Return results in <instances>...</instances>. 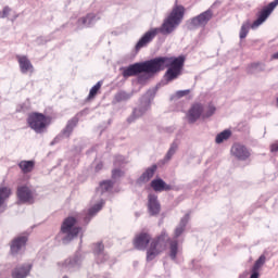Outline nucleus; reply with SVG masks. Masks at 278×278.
I'll list each match as a JSON object with an SVG mask.
<instances>
[{
	"instance_id": "412c9836",
	"label": "nucleus",
	"mask_w": 278,
	"mask_h": 278,
	"mask_svg": "<svg viewBox=\"0 0 278 278\" xmlns=\"http://www.w3.org/2000/svg\"><path fill=\"white\" fill-rule=\"evenodd\" d=\"M94 20H96L94 14L93 13H89L88 15H86V17L79 18V21H77V24L79 25L80 28H83V27H91V25L94 24Z\"/></svg>"
},
{
	"instance_id": "5701e85b",
	"label": "nucleus",
	"mask_w": 278,
	"mask_h": 278,
	"mask_svg": "<svg viewBox=\"0 0 278 278\" xmlns=\"http://www.w3.org/2000/svg\"><path fill=\"white\" fill-rule=\"evenodd\" d=\"M264 71H265V65L263 63H253V64H250V66H248L247 68V73L251 75H255Z\"/></svg>"
},
{
	"instance_id": "79ce46f5",
	"label": "nucleus",
	"mask_w": 278,
	"mask_h": 278,
	"mask_svg": "<svg viewBox=\"0 0 278 278\" xmlns=\"http://www.w3.org/2000/svg\"><path fill=\"white\" fill-rule=\"evenodd\" d=\"M271 59L278 60V52L276 54L271 55Z\"/></svg>"
},
{
	"instance_id": "f257e3e1",
	"label": "nucleus",
	"mask_w": 278,
	"mask_h": 278,
	"mask_svg": "<svg viewBox=\"0 0 278 278\" xmlns=\"http://www.w3.org/2000/svg\"><path fill=\"white\" fill-rule=\"evenodd\" d=\"M185 62L186 59L184 56H160L149 61L134 63L128 65L127 67H124L122 76H124L125 78H129L143 73H160L167 68L166 79L167 81H172L173 79H177V77L180 75V71L184 67Z\"/></svg>"
},
{
	"instance_id": "423d86ee",
	"label": "nucleus",
	"mask_w": 278,
	"mask_h": 278,
	"mask_svg": "<svg viewBox=\"0 0 278 278\" xmlns=\"http://www.w3.org/2000/svg\"><path fill=\"white\" fill-rule=\"evenodd\" d=\"M213 18V11L207 10L204 13H200L195 17L191 18L187 23L188 30H195L197 28H203Z\"/></svg>"
},
{
	"instance_id": "a211bd4d",
	"label": "nucleus",
	"mask_w": 278,
	"mask_h": 278,
	"mask_svg": "<svg viewBox=\"0 0 278 278\" xmlns=\"http://www.w3.org/2000/svg\"><path fill=\"white\" fill-rule=\"evenodd\" d=\"M17 63H20L21 73H34V65L26 56H17Z\"/></svg>"
},
{
	"instance_id": "e433bc0d",
	"label": "nucleus",
	"mask_w": 278,
	"mask_h": 278,
	"mask_svg": "<svg viewBox=\"0 0 278 278\" xmlns=\"http://www.w3.org/2000/svg\"><path fill=\"white\" fill-rule=\"evenodd\" d=\"M124 176V173L121 169H113L112 170V178L117 179Z\"/></svg>"
},
{
	"instance_id": "20e7f679",
	"label": "nucleus",
	"mask_w": 278,
	"mask_h": 278,
	"mask_svg": "<svg viewBox=\"0 0 278 278\" xmlns=\"http://www.w3.org/2000/svg\"><path fill=\"white\" fill-rule=\"evenodd\" d=\"M154 96H156V89H149L146 94H143L140 105L137 109H134L132 114L128 116L127 123L132 124L136 122V119L141 118L144 116L146 112L149 110V105L151 104V101H153Z\"/></svg>"
},
{
	"instance_id": "49530a36",
	"label": "nucleus",
	"mask_w": 278,
	"mask_h": 278,
	"mask_svg": "<svg viewBox=\"0 0 278 278\" xmlns=\"http://www.w3.org/2000/svg\"><path fill=\"white\" fill-rule=\"evenodd\" d=\"M277 108H278V98H277Z\"/></svg>"
},
{
	"instance_id": "2f4dec72",
	"label": "nucleus",
	"mask_w": 278,
	"mask_h": 278,
	"mask_svg": "<svg viewBox=\"0 0 278 278\" xmlns=\"http://www.w3.org/2000/svg\"><path fill=\"white\" fill-rule=\"evenodd\" d=\"M178 150V144L177 142H173L172 146L169 147V150H167L166 156H164V161L168 162L172 160L173 155L177 153Z\"/></svg>"
},
{
	"instance_id": "393cba45",
	"label": "nucleus",
	"mask_w": 278,
	"mask_h": 278,
	"mask_svg": "<svg viewBox=\"0 0 278 278\" xmlns=\"http://www.w3.org/2000/svg\"><path fill=\"white\" fill-rule=\"evenodd\" d=\"M157 72H143L142 74H138L139 76L137 77V83L140 85H144L146 81L151 79L153 75H155Z\"/></svg>"
},
{
	"instance_id": "aec40b11",
	"label": "nucleus",
	"mask_w": 278,
	"mask_h": 278,
	"mask_svg": "<svg viewBox=\"0 0 278 278\" xmlns=\"http://www.w3.org/2000/svg\"><path fill=\"white\" fill-rule=\"evenodd\" d=\"M190 215L187 214L181 218L180 224L175 229V238H180V236L186 231L187 224L189 223Z\"/></svg>"
},
{
	"instance_id": "dca6fc26",
	"label": "nucleus",
	"mask_w": 278,
	"mask_h": 278,
	"mask_svg": "<svg viewBox=\"0 0 278 278\" xmlns=\"http://www.w3.org/2000/svg\"><path fill=\"white\" fill-rule=\"evenodd\" d=\"M151 188L154 192H168L172 190V186L166 185L162 178H156L151 181Z\"/></svg>"
},
{
	"instance_id": "58836bf2",
	"label": "nucleus",
	"mask_w": 278,
	"mask_h": 278,
	"mask_svg": "<svg viewBox=\"0 0 278 278\" xmlns=\"http://www.w3.org/2000/svg\"><path fill=\"white\" fill-rule=\"evenodd\" d=\"M189 93H190V90L176 91V98L181 99V98H184L185 96H187Z\"/></svg>"
},
{
	"instance_id": "473e14b6",
	"label": "nucleus",
	"mask_w": 278,
	"mask_h": 278,
	"mask_svg": "<svg viewBox=\"0 0 278 278\" xmlns=\"http://www.w3.org/2000/svg\"><path fill=\"white\" fill-rule=\"evenodd\" d=\"M113 188L112 180H104L103 182H100V191L101 193L110 192Z\"/></svg>"
},
{
	"instance_id": "bb28decb",
	"label": "nucleus",
	"mask_w": 278,
	"mask_h": 278,
	"mask_svg": "<svg viewBox=\"0 0 278 278\" xmlns=\"http://www.w3.org/2000/svg\"><path fill=\"white\" fill-rule=\"evenodd\" d=\"M34 161H21L20 162V168L23 170V173L28 174L31 170H34Z\"/></svg>"
},
{
	"instance_id": "c756f323",
	"label": "nucleus",
	"mask_w": 278,
	"mask_h": 278,
	"mask_svg": "<svg viewBox=\"0 0 278 278\" xmlns=\"http://www.w3.org/2000/svg\"><path fill=\"white\" fill-rule=\"evenodd\" d=\"M177 253H178V242L177 240L169 241V257L172 260L177 258Z\"/></svg>"
},
{
	"instance_id": "39448f33",
	"label": "nucleus",
	"mask_w": 278,
	"mask_h": 278,
	"mask_svg": "<svg viewBox=\"0 0 278 278\" xmlns=\"http://www.w3.org/2000/svg\"><path fill=\"white\" fill-rule=\"evenodd\" d=\"M76 218L67 217L62 223L61 226V236H62V243L67 244L73 241L74 238L77 237L79 233L80 228L76 227Z\"/></svg>"
},
{
	"instance_id": "6ab92c4d",
	"label": "nucleus",
	"mask_w": 278,
	"mask_h": 278,
	"mask_svg": "<svg viewBox=\"0 0 278 278\" xmlns=\"http://www.w3.org/2000/svg\"><path fill=\"white\" fill-rule=\"evenodd\" d=\"M157 170V166L156 165H152L151 167H148V169H146L142 175H140L139 179H137V182L139 184H146L149 180H151L154 176V173H156Z\"/></svg>"
},
{
	"instance_id": "1a4fd4ad",
	"label": "nucleus",
	"mask_w": 278,
	"mask_h": 278,
	"mask_svg": "<svg viewBox=\"0 0 278 278\" xmlns=\"http://www.w3.org/2000/svg\"><path fill=\"white\" fill-rule=\"evenodd\" d=\"M28 241V238L25 236L16 237L11 242V254L13 256H16L17 254H22L25 250L26 242Z\"/></svg>"
},
{
	"instance_id": "4c0bfd02",
	"label": "nucleus",
	"mask_w": 278,
	"mask_h": 278,
	"mask_svg": "<svg viewBox=\"0 0 278 278\" xmlns=\"http://www.w3.org/2000/svg\"><path fill=\"white\" fill-rule=\"evenodd\" d=\"M11 9L9 7H5L2 12H0V18H7L8 15H10Z\"/></svg>"
},
{
	"instance_id": "9d476101",
	"label": "nucleus",
	"mask_w": 278,
	"mask_h": 278,
	"mask_svg": "<svg viewBox=\"0 0 278 278\" xmlns=\"http://www.w3.org/2000/svg\"><path fill=\"white\" fill-rule=\"evenodd\" d=\"M231 154L241 162H244L250 157L249 150L243 144L239 143L232 144Z\"/></svg>"
},
{
	"instance_id": "4be33fe9",
	"label": "nucleus",
	"mask_w": 278,
	"mask_h": 278,
	"mask_svg": "<svg viewBox=\"0 0 278 278\" xmlns=\"http://www.w3.org/2000/svg\"><path fill=\"white\" fill-rule=\"evenodd\" d=\"M103 204H105L104 201H100V203L96 204L94 206H92L91 208H89L88 211V215H86L85 217V222L89 223V220L97 215L98 212L101 211V207H103Z\"/></svg>"
},
{
	"instance_id": "a18cd8bd",
	"label": "nucleus",
	"mask_w": 278,
	"mask_h": 278,
	"mask_svg": "<svg viewBox=\"0 0 278 278\" xmlns=\"http://www.w3.org/2000/svg\"><path fill=\"white\" fill-rule=\"evenodd\" d=\"M62 278H70V277H67V276H64V277H62Z\"/></svg>"
},
{
	"instance_id": "a19ab883",
	"label": "nucleus",
	"mask_w": 278,
	"mask_h": 278,
	"mask_svg": "<svg viewBox=\"0 0 278 278\" xmlns=\"http://www.w3.org/2000/svg\"><path fill=\"white\" fill-rule=\"evenodd\" d=\"M116 163H122V162H124V156H122V155H118V156H116V161H115Z\"/></svg>"
},
{
	"instance_id": "37998d69",
	"label": "nucleus",
	"mask_w": 278,
	"mask_h": 278,
	"mask_svg": "<svg viewBox=\"0 0 278 278\" xmlns=\"http://www.w3.org/2000/svg\"><path fill=\"white\" fill-rule=\"evenodd\" d=\"M58 142V138L56 139H53V141L50 143V146H53Z\"/></svg>"
},
{
	"instance_id": "2eb2a0df",
	"label": "nucleus",
	"mask_w": 278,
	"mask_h": 278,
	"mask_svg": "<svg viewBox=\"0 0 278 278\" xmlns=\"http://www.w3.org/2000/svg\"><path fill=\"white\" fill-rule=\"evenodd\" d=\"M203 116L202 114V104H193L190 110H188L187 114V119L188 123L193 124L195 123L199 118Z\"/></svg>"
},
{
	"instance_id": "ea45409f",
	"label": "nucleus",
	"mask_w": 278,
	"mask_h": 278,
	"mask_svg": "<svg viewBox=\"0 0 278 278\" xmlns=\"http://www.w3.org/2000/svg\"><path fill=\"white\" fill-rule=\"evenodd\" d=\"M270 152H273V153L278 152V144L277 143L271 144Z\"/></svg>"
},
{
	"instance_id": "0eeeda50",
	"label": "nucleus",
	"mask_w": 278,
	"mask_h": 278,
	"mask_svg": "<svg viewBox=\"0 0 278 278\" xmlns=\"http://www.w3.org/2000/svg\"><path fill=\"white\" fill-rule=\"evenodd\" d=\"M28 126L37 134L43 132L47 127V117L43 114L33 113L28 115Z\"/></svg>"
},
{
	"instance_id": "c03bdc74",
	"label": "nucleus",
	"mask_w": 278,
	"mask_h": 278,
	"mask_svg": "<svg viewBox=\"0 0 278 278\" xmlns=\"http://www.w3.org/2000/svg\"><path fill=\"white\" fill-rule=\"evenodd\" d=\"M101 169V164L96 165V170H100Z\"/></svg>"
},
{
	"instance_id": "ddd939ff",
	"label": "nucleus",
	"mask_w": 278,
	"mask_h": 278,
	"mask_svg": "<svg viewBox=\"0 0 278 278\" xmlns=\"http://www.w3.org/2000/svg\"><path fill=\"white\" fill-rule=\"evenodd\" d=\"M148 210L151 216H156L162 210V205H160V202L157 201V195L154 193L148 195Z\"/></svg>"
},
{
	"instance_id": "6e6552de",
	"label": "nucleus",
	"mask_w": 278,
	"mask_h": 278,
	"mask_svg": "<svg viewBox=\"0 0 278 278\" xmlns=\"http://www.w3.org/2000/svg\"><path fill=\"white\" fill-rule=\"evenodd\" d=\"M278 5V0H274V2L268 3L267 7L263 8L262 11L258 13V17L252 24V29H256L264 24L265 21L273 14L274 10H276Z\"/></svg>"
},
{
	"instance_id": "9b49d317",
	"label": "nucleus",
	"mask_w": 278,
	"mask_h": 278,
	"mask_svg": "<svg viewBox=\"0 0 278 278\" xmlns=\"http://www.w3.org/2000/svg\"><path fill=\"white\" fill-rule=\"evenodd\" d=\"M17 199L21 203H34V191H31L27 186H21L17 188Z\"/></svg>"
},
{
	"instance_id": "72a5a7b5",
	"label": "nucleus",
	"mask_w": 278,
	"mask_h": 278,
	"mask_svg": "<svg viewBox=\"0 0 278 278\" xmlns=\"http://www.w3.org/2000/svg\"><path fill=\"white\" fill-rule=\"evenodd\" d=\"M249 29H250V24L249 23H244L241 26V30H239V39L247 38V36L249 35Z\"/></svg>"
},
{
	"instance_id": "f704fd0d",
	"label": "nucleus",
	"mask_w": 278,
	"mask_h": 278,
	"mask_svg": "<svg viewBox=\"0 0 278 278\" xmlns=\"http://www.w3.org/2000/svg\"><path fill=\"white\" fill-rule=\"evenodd\" d=\"M104 245L102 243H96L94 254L98 255V258L102 260L105 254H103Z\"/></svg>"
},
{
	"instance_id": "7c9ffc66",
	"label": "nucleus",
	"mask_w": 278,
	"mask_h": 278,
	"mask_svg": "<svg viewBox=\"0 0 278 278\" xmlns=\"http://www.w3.org/2000/svg\"><path fill=\"white\" fill-rule=\"evenodd\" d=\"M132 97L131 93H127L125 91H119L118 93L115 94V101L116 103H122L125 101H129V99Z\"/></svg>"
},
{
	"instance_id": "a878e982",
	"label": "nucleus",
	"mask_w": 278,
	"mask_h": 278,
	"mask_svg": "<svg viewBox=\"0 0 278 278\" xmlns=\"http://www.w3.org/2000/svg\"><path fill=\"white\" fill-rule=\"evenodd\" d=\"M76 125H77V117H74L71 121H68L67 126H65V129L63 130L62 134L68 138L71 136V132H73L74 127H76Z\"/></svg>"
},
{
	"instance_id": "f3484780",
	"label": "nucleus",
	"mask_w": 278,
	"mask_h": 278,
	"mask_svg": "<svg viewBox=\"0 0 278 278\" xmlns=\"http://www.w3.org/2000/svg\"><path fill=\"white\" fill-rule=\"evenodd\" d=\"M265 255H261L258 257V260L255 261V264H253L252 266V275L250 276V278H258L261 277V269L264 267L265 265Z\"/></svg>"
},
{
	"instance_id": "f8f14e48",
	"label": "nucleus",
	"mask_w": 278,
	"mask_h": 278,
	"mask_svg": "<svg viewBox=\"0 0 278 278\" xmlns=\"http://www.w3.org/2000/svg\"><path fill=\"white\" fill-rule=\"evenodd\" d=\"M34 266L31 264H21L16 267H14L13 271L11 273L12 278H26L29 276V273L31 271V268Z\"/></svg>"
},
{
	"instance_id": "f03ea898",
	"label": "nucleus",
	"mask_w": 278,
	"mask_h": 278,
	"mask_svg": "<svg viewBox=\"0 0 278 278\" xmlns=\"http://www.w3.org/2000/svg\"><path fill=\"white\" fill-rule=\"evenodd\" d=\"M185 13L186 9H184V7L181 5H176L175 8H173L172 13H169V15L164 18V23L161 25L160 28H152L148 33L143 34L142 38L137 41L136 51L146 48L150 42L153 41L159 33L166 36L175 31V29H177V27L184 20Z\"/></svg>"
},
{
	"instance_id": "c85d7f7f",
	"label": "nucleus",
	"mask_w": 278,
	"mask_h": 278,
	"mask_svg": "<svg viewBox=\"0 0 278 278\" xmlns=\"http://www.w3.org/2000/svg\"><path fill=\"white\" fill-rule=\"evenodd\" d=\"M216 113V106L208 104L207 106H202L203 118H210Z\"/></svg>"
},
{
	"instance_id": "cd10ccee",
	"label": "nucleus",
	"mask_w": 278,
	"mask_h": 278,
	"mask_svg": "<svg viewBox=\"0 0 278 278\" xmlns=\"http://www.w3.org/2000/svg\"><path fill=\"white\" fill-rule=\"evenodd\" d=\"M229 137H231V130H223V132H219V135L215 137V143L220 144L228 140Z\"/></svg>"
},
{
	"instance_id": "7ed1b4c3",
	"label": "nucleus",
	"mask_w": 278,
	"mask_h": 278,
	"mask_svg": "<svg viewBox=\"0 0 278 278\" xmlns=\"http://www.w3.org/2000/svg\"><path fill=\"white\" fill-rule=\"evenodd\" d=\"M168 240V235L165 232L161 233L160 237L152 240L148 233H140L134 240V247H136V249L139 251H144L146 247H148L149 242L151 241L147 256L148 262H151L165 251Z\"/></svg>"
},
{
	"instance_id": "c9c22d12",
	"label": "nucleus",
	"mask_w": 278,
	"mask_h": 278,
	"mask_svg": "<svg viewBox=\"0 0 278 278\" xmlns=\"http://www.w3.org/2000/svg\"><path fill=\"white\" fill-rule=\"evenodd\" d=\"M101 89V81H98V84L94 85V87L89 90L88 99H93L97 97L98 91Z\"/></svg>"
},
{
	"instance_id": "b1692460",
	"label": "nucleus",
	"mask_w": 278,
	"mask_h": 278,
	"mask_svg": "<svg viewBox=\"0 0 278 278\" xmlns=\"http://www.w3.org/2000/svg\"><path fill=\"white\" fill-rule=\"evenodd\" d=\"M11 195V189L7 187H0V213H2L4 201Z\"/></svg>"
},
{
	"instance_id": "4468645a",
	"label": "nucleus",
	"mask_w": 278,
	"mask_h": 278,
	"mask_svg": "<svg viewBox=\"0 0 278 278\" xmlns=\"http://www.w3.org/2000/svg\"><path fill=\"white\" fill-rule=\"evenodd\" d=\"M81 266V256L74 255V257L67 258L62 263V267L67 271H76Z\"/></svg>"
}]
</instances>
